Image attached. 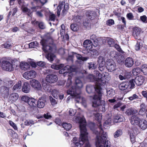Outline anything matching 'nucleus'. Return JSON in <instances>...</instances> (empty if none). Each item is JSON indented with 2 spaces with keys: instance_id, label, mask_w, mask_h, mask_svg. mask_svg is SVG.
<instances>
[{
  "instance_id": "f257e3e1",
  "label": "nucleus",
  "mask_w": 147,
  "mask_h": 147,
  "mask_svg": "<svg viewBox=\"0 0 147 147\" xmlns=\"http://www.w3.org/2000/svg\"><path fill=\"white\" fill-rule=\"evenodd\" d=\"M76 121L80 124V135L79 142H76L77 138L75 137L72 141V144L75 145V147H91L88 138V133L87 132L86 122L85 118L83 117H78L76 118Z\"/></svg>"
},
{
  "instance_id": "f03ea898",
  "label": "nucleus",
  "mask_w": 147,
  "mask_h": 147,
  "mask_svg": "<svg viewBox=\"0 0 147 147\" xmlns=\"http://www.w3.org/2000/svg\"><path fill=\"white\" fill-rule=\"evenodd\" d=\"M83 86V83L78 78H76L75 80L74 86H72L67 91L68 94L75 98L76 101L78 102H82L85 107L86 100L85 99L81 97L80 95V89Z\"/></svg>"
},
{
  "instance_id": "7ed1b4c3",
  "label": "nucleus",
  "mask_w": 147,
  "mask_h": 147,
  "mask_svg": "<svg viewBox=\"0 0 147 147\" xmlns=\"http://www.w3.org/2000/svg\"><path fill=\"white\" fill-rule=\"evenodd\" d=\"M75 70V69L73 67V66L67 65L59 71V73L60 74H63L64 77L67 75L68 76V78L66 81V85L65 86V87L67 88H69L72 84L71 79L72 77L71 76L73 74L71 72L74 71Z\"/></svg>"
},
{
  "instance_id": "20e7f679",
  "label": "nucleus",
  "mask_w": 147,
  "mask_h": 147,
  "mask_svg": "<svg viewBox=\"0 0 147 147\" xmlns=\"http://www.w3.org/2000/svg\"><path fill=\"white\" fill-rule=\"evenodd\" d=\"M107 136L106 132H103L102 134L96 137V147H110L111 144L109 141L107 140Z\"/></svg>"
},
{
  "instance_id": "39448f33",
  "label": "nucleus",
  "mask_w": 147,
  "mask_h": 147,
  "mask_svg": "<svg viewBox=\"0 0 147 147\" xmlns=\"http://www.w3.org/2000/svg\"><path fill=\"white\" fill-rule=\"evenodd\" d=\"M19 63V61L16 59L9 61H3L2 62L1 67L5 70L11 71L13 70L15 66H17Z\"/></svg>"
},
{
  "instance_id": "423d86ee",
  "label": "nucleus",
  "mask_w": 147,
  "mask_h": 147,
  "mask_svg": "<svg viewBox=\"0 0 147 147\" xmlns=\"http://www.w3.org/2000/svg\"><path fill=\"white\" fill-rule=\"evenodd\" d=\"M96 90L97 93L94 96L92 106L96 107L100 105L104 106L105 102L104 100H101L102 93L101 89H96Z\"/></svg>"
},
{
  "instance_id": "0eeeda50",
  "label": "nucleus",
  "mask_w": 147,
  "mask_h": 147,
  "mask_svg": "<svg viewBox=\"0 0 147 147\" xmlns=\"http://www.w3.org/2000/svg\"><path fill=\"white\" fill-rule=\"evenodd\" d=\"M40 43L42 46V49L45 53L50 52L52 51L54 46L53 39L51 38L43 39Z\"/></svg>"
},
{
  "instance_id": "6e6552de",
  "label": "nucleus",
  "mask_w": 147,
  "mask_h": 147,
  "mask_svg": "<svg viewBox=\"0 0 147 147\" xmlns=\"http://www.w3.org/2000/svg\"><path fill=\"white\" fill-rule=\"evenodd\" d=\"M68 9V5L67 3H65L64 1L60 2L59 5L58 6L57 14L58 16L60 15L61 10H62L61 14L63 16H65L67 12Z\"/></svg>"
},
{
  "instance_id": "1a4fd4ad",
  "label": "nucleus",
  "mask_w": 147,
  "mask_h": 147,
  "mask_svg": "<svg viewBox=\"0 0 147 147\" xmlns=\"http://www.w3.org/2000/svg\"><path fill=\"white\" fill-rule=\"evenodd\" d=\"M105 65L106 68L109 71L111 72L115 69L116 64L112 59H107L106 61Z\"/></svg>"
},
{
  "instance_id": "9d476101",
  "label": "nucleus",
  "mask_w": 147,
  "mask_h": 147,
  "mask_svg": "<svg viewBox=\"0 0 147 147\" xmlns=\"http://www.w3.org/2000/svg\"><path fill=\"white\" fill-rule=\"evenodd\" d=\"M98 125V129L100 131H99L98 130H95L94 127L95 126V124L93 123H89V126L90 127V129L92 130L94 133L96 135V136H99L103 132H104L103 131L102 128V126L100 123Z\"/></svg>"
},
{
  "instance_id": "9b49d317",
  "label": "nucleus",
  "mask_w": 147,
  "mask_h": 147,
  "mask_svg": "<svg viewBox=\"0 0 147 147\" xmlns=\"http://www.w3.org/2000/svg\"><path fill=\"white\" fill-rule=\"evenodd\" d=\"M141 120L138 114H134L131 116L130 121L132 125H136L139 124Z\"/></svg>"
},
{
  "instance_id": "f8f14e48",
  "label": "nucleus",
  "mask_w": 147,
  "mask_h": 147,
  "mask_svg": "<svg viewBox=\"0 0 147 147\" xmlns=\"http://www.w3.org/2000/svg\"><path fill=\"white\" fill-rule=\"evenodd\" d=\"M36 75V72L34 70H31L25 72L23 74V77L25 79L28 80L35 78Z\"/></svg>"
},
{
  "instance_id": "ddd939ff",
  "label": "nucleus",
  "mask_w": 147,
  "mask_h": 147,
  "mask_svg": "<svg viewBox=\"0 0 147 147\" xmlns=\"http://www.w3.org/2000/svg\"><path fill=\"white\" fill-rule=\"evenodd\" d=\"M58 79L57 76L54 74L48 75L46 78V81L50 83H53L56 82Z\"/></svg>"
},
{
  "instance_id": "4468645a",
  "label": "nucleus",
  "mask_w": 147,
  "mask_h": 147,
  "mask_svg": "<svg viewBox=\"0 0 147 147\" xmlns=\"http://www.w3.org/2000/svg\"><path fill=\"white\" fill-rule=\"evenodd\" d=\"M30 84L31 86L36 90H40L42 88L40 83L35 79L32 80L30 81Z\"/></svg>"
},
{
  "instance_id": "2eb2a0df",
  "label": "nucleus",
  "mask_w": 147,
  "mask_h": 147,
  "mask_svg": "<svg viewBox=\"0 0 147 147\" xmlns=\"http://www.w3.org/2000/svg\"><path fill=\"white\" fill-rule=\"evenodd\" d=\"M94 73L96 74V76L95 77L96 81L97 83V84L99 85V86H100L102 82V75L98 71H94Z\"/></svg>"
},
{
  "instance_id": "dca6fc26",
  "label": "nucleus",
  "mask_w": 147,
  "mask_h": 147,
  "mask_svg": "<svg viewBox=\"0 0 147 147\" xmlns=\"http://www.w3.org/2000/svg\"><path fill=\"white\" fill-rule=\"evenodd\" d=\"M134 80L136 85L138 86L142 84L144 80L143 76L140 75L136 76Z\"/></svg>"
},
{
  "instance_id": "f3484780",
  "label": "nucleus",
  "mask_w": 147,
  "mask_h": 147,
  "mask_svg": "<svg viewBox=\"0 0 147 147\" xmlns=\"http://www.w3.org/2000/svg\"><path fill=\"white\" fill-rule=\"evenodd\" d=\"M99 88H100V89H101V91L102 89L100 87V86H99V85L96 84V88H95L92 85H87L86 87V91L88 93L90 94L94 90L96 91V89H99Z\"/></svg>"
},
{
  "instance_id": "a211bd4d",
  "label": "nucleus",
  "mask_w": 147,
  "mask_h": 147,
  "mask_svg": "<svg viewBox=\"0 0 147 147\" xmlns=\"http://www.w3.org/2000/svg\"><path fill=\"white\" fill-rule=\"evenodd\" d=\"M36 106L39 108H43L46 104V100L42 98H40L37 101Z\"/></svg>"
},
{
  "instance_id": "6ab92c4d",
  "label": "nucleus",
  "mask_w": 147,
  "mask_h": 147,
  "mask_svg": "<svg viewBox=\"0 0 147 147\" xmlns=\"http://www.w3.org/2000/svg\"><path fill=\"white\" fill-rule=\"evenodd\" d=\"M124 63L125 66L128 67H130L133 65L134 61L132 58L128 57L125 60Z\"/></svg>"
},
{
  "instance_id": "aec40b11",
  "label": "nucleus",
  "mask_w": 147,
  "mask_h": 147,
  "mask_svg": "<svg viewBox=\"0 0 147 147\" xmlns=\"http://www.w3.org/2000/svg\"><path fill=\"white\" fill-rule=\"evenodd\" d=\"M84 47L86 48L90 49L92 47V42L89 39L85 40L83 43Z\"/></svg>"
},
{
  "instance_id": "412c9836",
  "label": "nucleus",
  "mask_w": 147,
  "mask_h": 147,
  "mask_svg": "<svg viewBox=\"0 0 147 147\" xmlns=\"http://www.w3.org/2000/svg\"><path fill=\"white\" fill-rule=\"evenodd\" d=\"M20 67L22 70L26 71L30 68V65L27 62H21L20 63Z\"/></svg>"
},
{
  "instance_id": "4be33fe9",
  "label": "nucleus",
  "mask_w": 147,
  "mask_h": 147,
  "mask_svg": "<svg viewBox=\"0 0 147 147\" xmlns=\"http://www.w3.org/2000/svg\"><path fill=\"white\" fill-rule=\"evenodd\" d=\"M86 16L90 20L93 19L96 16V12L92 11H88L86 12Z\"/></svg>"
},
{
  "instance_id": "5701e85b",
  "label": "nucleus",
  "mask_w": 147,
  "mask_h": 147,
  "mask_svg": "<svg viewBox=\"0 0 147 147\" xmlns=\"http://www.w3.org/2000/svg\"><path fill=\"white\" fill-rule=\"evenodd\" d=\"M30 86L29 83L25 82L22 87V91L24 93H28L30 92Z\"/></svg>"
},
{
  "instance_id": "b1692460",
  "label": "nucleus",
  "mask_w": 147,
  "mask_h": 147,
  "mask_svg": "<svg viewBox=\"0 0 147 147\" xmlns=\"http://www.w3.org/2000/svg\"><path fill=\"white\" fill-rule=\"evenodd\" d=\"M138 112V111L132 108H130L126 110L125 113L128 116H130L133 115L137 113Z\"/></svg>"
},
{
  "instance_id": "393cba45",
  "label": "nucleus",
  "mask_w": 147,
  "mask_h": 147,
  "mask_svg": "<svg viewBox=\"0 0 147 147\" xmlns=\"http://www.w3.org/2000/svg\"><path fill=\"white\" fill-rule=\"evenodd\" d=\"M18 97L19 95L17 93H13L10 95L9 99L11 102H14L18 99Z\"/></svg>"
},
{
  "instance_id": "a878e982",
  "label": "nucleus",
  "mask_w": 147,
  "mask_h": 147,
  "mask_svg": "<svg viewBox=\"0 0 147 147\" xmlns=\"http://www.w3.org/2000/svg\"><path fill=\"white\" fill-rule=\"evenodd\" d=\"M138 125L142 129H145L147 128V121L146 120H141L139 124Z\"/></svg>"
},
{
  "instance_id": "bb28decb",
  "label": "nucleus",
  "mask_w": 147,
  "mask_h": 147,
  "mask_svg": "<svg viewBox=\"0 0 147 147\" xmlns=\"http://www.w3.org/2000/svg\"><path fill=\"white\" fill-rule=\"evenodd\" d=\"M141 30L138 27L135 28H133V35L136 39L138 38L140 33Z\"/></svg>"
},
{
  "instance_id": "cd10ccee",
  "label": "nucleus",
  "mask_w": 147,
  "mask_h": 147,
  "mask_svg": "<svg viewBox=\"0 0 147 147\" xmlns=\"http://www.w3.org/2000/svg\"><path fill=\"white\" fill-rule=\"evenodd\" d=\"M124 119V117L123 115H118L115 117L113 119V122L115 123L120 122L123 121Z\"/></svg>"
},
{
  "instance_id": "c85d7f7f",
  "label": "nucleus",
  "mask_w": 147,
  "mask_h": 147,
  "mask_svg": "<svg viewBox=\"0 0 147 147\" xmlns=\"http://www.w3.org/2000/svg\"><path fill=\"white\" fill-rule=\"evenodd\" d=\"M9 89L5 86H2L0 88V92L6 96L9 94Z\"/></svg>"
},
{
  "instance_id": "c756f323",
  "label": "nucleus",
  "mask_w": 147,
  "mask_h": 147,
  "mask_svg": "<svg viewBox=\"0 0 147 147\" xmlns=\"http://www.w3.org/2000/svg\"><path fill=\"white\" fill-rule=\"evenodd\" d=\"M46 57L51 62H52L56 58V56L53 54L49 53L47 55Z\"/></svg>"
},
{
  "instance_id": "7c9ffc66",
  "label": "nucleus",
  "mask_w": 147,
  "mask_h": 147,
  "mask_svg": "<svg viewBox=\"0 0 147 147\" xmlns=\"http://www.w3.org/2000/svg\"><path fill=\"white\" fill-rule=\"evenodd\" d=\"M73 55L74 57H76L78 60L83 61H86L89 58L86 57H82L81 55L76 53H74Z\"/></svg>"
},
{
  "instance_id": "2f4dec72",
  "label": "nucleus",
  "mask_w": 147,
  "mask_h": 147,
  "mask_svg": "<svg viewBox=\"0 0 147 147\" xmlns=\"http://www.w3.org/2000/svg\"><path fill=\"white\" fill-rule=\"evenodd\" d=\"M36 101L33 98H30L28 102V104L31 107H36Z\"/></svg>"
},
{
  "instance_id": "473e14b6",
  "label": "nucleus",
  "mask_w": 147,
  "mask_h": 147,
  "mask_svg": "<svg viewBox=\"0 0 147 147\" xmlns=\"http://www.w3.org/2000/svg\"><path fill=\"white\" fill-rule=\"evenodd\" d=\"M128 84V82H123L119 85V88L121 90H124L127 88L129 89Z\"/></svg>"
},
{
  "instance_id": "72a5a7b5",
  "label": "nucleus",
  "mask_w": 147,
  "mask_h": 147,
  "mask_svg": "<svg viewBox=\"0 0 147 147\" xmlns=\"http://www.w3.org/2000/svg\"><path fill=\"white\" fill-rule=\"evenodd\" d=\"M21 9L23 11L24 13H26L28 15V16L30 17L32 16V12H31L27 7L23 6L22 7Z\"/></svg>"
},
{
  "instance_id": "f704fd0d",
  "label": "nucleus",
  "mask_w": 147,
  "mask_h": 147,
  "mask_svg": "<svg viewBox=\"0 0 147 147\" xmlns=\"http://www.w3.org/2000/svg\"><path fill=\"white\" fill-rule=\"evenodd\" d=\"M60 94L59 90L54 89L51 91V94L52 96L56 98H57Z\"/></svg>"
},
{
  "instance_id": "c9c22d12",
  "label": "nucleus",
  "mask_w": 147,
  "mask_h": 147,
  "mask_svg": "<svg viewBox=\"0 0 147 147\" xmlns=\"http://www.w3.org/2000/svg\"><path fill=\"white\" fill-rule=\"evenodd\" d=\"M107 95L109 97H112L115 94V91L112 89H107Z\"/></svg>"
},
{
  "instance_id": "e433bc0d",
  "label": "nucleus",
  "mask_w": 147,
  "mask_h": 147,
  "mask_svg": "<svg viewBox=\"0 0 147 147\" xmlns=\"http://www.w3.org/2000/svg\"><path fill=\"white\" fill-rule=\"evenodd\" d=\"M1 46L2 48L8 49L12 47V46L10 42H6L4 44L1 45Z\"/></svg>"
},
{
  "instance_id": "4c0bfd02",
  "label": "nucleus",
  "mask_w": 147,
  "mask_h": 147,
  "mask_svg": "<svg viewBox=\"0 0 147 147\" xmlns=\"http://www.w3.org/2000/svg\"><path fill=\"white\" fill-rule=\"evenodd\" d=\"M135 83L134 79H132L129 80V82H128L129 89L133 88L135 86Z\"/></svg>"
},
{
  "instance_id": "58836bf2",
  "label": "nucleus",
  "mask_w": 147,
  "mask_h": 147,
  "mask_svg": "<svg viewBox=\"0 0 147 147\" xmlns=\"http://www.w3.org/2000/svg\"><path fill=\"white\" fill-rule=\"evenodd\" d=\"M107 41L110 47H112L115 45L114 40L111 38H107Z\"/></svg>"
},
{
  "instance_id": "ea45409f",
  "label": "nucleus",
  "mask_w": 147,
  "mask_h": 147,
  "mask_svg": "<svg viewBox=\"0 0 147 147\" xmlns=\"http://www.w3.org/2000/svg\"><path fill=\"white\" fill-rule=\"evenodd\" d=\"M62 126L66 130H69L71 128L72 125L70 123H64L62 124Z\"/></svg>"
},
{
  "instance_id": "a19ab883",
  "label": "nucleus",
  "mask_w": 147,
  "mask_h": 147,
  "mask_svg": "<svg viewBox=\"0 0 147 147\" xmlns=\"http://www.w3.org/2000/svg\"><path fill=\"white\" fill-rule=\"evenodd\" d=\"M22 82L21 81H19L16 84L13 88L14 90H16L18 89H20L21 87Z\"/></svg>"
},
{
  "instance_id": "79ce46f5",
  "label": "nucleus",
  "mask_w": 147,
  "mask_h": 147,
  "mask_svg": "<svg viewBox=\"0 0 147 147\" xmlns=\"http://www.w3.org/2000/svg\"><path fill=\"white\" fill-rule=\"evenodd\" d=\"M38 43L36 41L32 42L29 44V47L30 48H34L38 46Z\"/></svg>"
},
{
  "instance_id": "37998d69",
  "label": "nucleus",
  "mask_w": 147,
  "mask_h": 147,
  "mask_svg": "<svg viewBox=\"0 0 147 147\" xmlns=\"http://www.w3.org/2000/svg\"><path fill=\"white\" fill-rule=\"evenodd\" d=\"M61 29L60 30V35L61 36H65V26L63 24H62L61 25Z\"/></svg>"
},
{
  "instance_id": "c03bdc74",
  "label": "nucleus",
  "mask_w": 147,
  "mask_h": 147,
  "mask_svg": "<svg viewBox=\"0 0 147 147\" xmlns=\"http://www.w3.org/2000/svg\"><path fill=\"white\" fill-rule=\"evenodd\" d=\"M141 69L139 68H136L133 69L132 70V73L133 74L135 75H137L139 74L140 71H141Z\"/></svg>"
},
{
  "instance_id": "a18cd8bd",
  "label": "nucleus",
  "mask_w": 147,
  "mask_h": 147,
  "mask_svg": "<svg viewBox=\"0 0 147 147\" xmlns=\"http://www.w3.org/2000/svg\"><path fill=\"white\" fill-rule=\"evenodd\" d=\"M87 78L89 82H94L96 81L95 77L92 74L88 75L87 77Z\"/></svg>"
},
{
  "instance_id": "49530a36",
  "label": "nucleus",
  "mask_w": 147,
  "mask_h": 147,
  "mask_svg": "<svg viewBox=\"0 0 147 147\" xmlns=\"http://www.w3.org/2000/svg\"><path fill=\"white\" fill-rule=\"evenodd\" d=\"M71 28L72 30L76 31L78 30V27L76 24H73L71 25Z\"/></svg>"
},
{
  "instance_id": "de8ad7c7",
  "label": "nucleus",
  "mask_w": 147,
  "mask_h": 147,
  "mask_svg": "<svg viewBox=\"0 0 147 147\" xmlns=\"http://www.w3.org/2000/svg\"><path fill=\"white\" fill-rule=\"evenodd\" d=\"M97 62L98 64L105 63V59L104 57L100 56L98 58Z\"/></svg>"
},
{
  "instance_id": "09e8293b",
  "label": "nucleus",
  "mask_w": 147,
  "mask_h": 147,
  "mask_svg": "<svg viewBox=\"0 0 147 147\" xmlns=\"http://www.w3.org/2000/svg\"><path fill=\"white\" fill-rule=\"evenodd\" d=\"M141 71L144 74H147V65H143L141 68Z\"/></svg>"
},
{
  "instance_id": "8fccbe9b",
  "label": "nucleus",
  "mask_w": 147,
  "mask_h": 147,
  "mask_svg": "<svg viewBox=\"0 0 147 147\" xmlns=\"http://www.w3.org/2000/svg\"><path fill=\"white\" fill-rule=\"evenodd\" d=\"M142 47V43L138 41L135 45V49L136 51L139 50Z\"/></svg>"
},
{
  "instance_id": "3c124183",
  "label": "nucleus",
  "mask_w": 147,
  "mask_h": 147,
  "mask_svg": "<svg viewBox=\"0 0 147 147\" xmlns=\"http://www.w3.org/2000/svg\"><path fill=\"white\" fill-rule=\"evenodd\" d=\"M122 134V131L121 130H117L115 133L114 134V137L117 138L120 136Z\"/></svg>"
},
{
  "instance_id": "603ef678",
  "label": "nucleus",
  "mask_w": 147,
  "mask_h": 147,
  "mask_svg": "<svg viewBox=\"0 0 147 147\" xmlns=\"http://www.w3.org/2000/svg\"><path fill=\"white\" fill-rule=\"evenodd\" d=\"M35 23H36V24H38L39 27L41 29H44L45 28V26L44 23L42 22H40L39 23L38 22L36 21Z\"/></svg>"
},
{
  "instance_id": "864d4df0",
  "label": "nucleus",
  "mask_w": 147,
  "mask_h": 147,
  "mask_svg": "<svg viewBox=\"0 0 147 147\" xmlns=\"http://www.w3.org/2000/svg\"><path fill=\"white\" fill-rule=\"evenodd\" d=\"M124 57L123 56H119L117 59V62L119 64H121L124 62Z\"/></svg>"
},
{
  "instance_id": "5fc2aeb1",
  "label": "nucleus",
  "mask_w": 147,
  "mask_h": 147,
  "mask_svg": "<svg viewBox=\"0 0 147 147\" xmlns=\"http://www.w3.org/2000/svg\"><path fill=\"white\" fill-rule=\"evenodd\" d=\"M139 98V96L136 94H134L128 97V99L130 100H132L135 99Z\"/></svg>"
},
{
  "instance_id": "6e6d98bb",
  "label": "nucleus",
  "mask_w": 147,
  "mask_h": 147,
  "mask_svg": "<svg viewBox=\"0 0 147 147\" xmlns=\"http://www.w3.org/2000/svg\"><path fill=\"white\" fill-rule=\"evenodd\" d=\"M9 123L10 125L15 130H17L18 128L16 125L14 123L11 121H9Z\"/></svg>"
},
{
  "instance_id": "4d7b16f0",
  "label": "nucleus",
  "mask_w": 147,
  "mask_h": 147,
  "mask_svg": "<svg viewBox=\"0 0 147 147\" xmlns=\"http://www.w3.org/2000/svg\"><path fill=\"white\" fill-rule=\"evenodd\" d=\"M81 19V17L79 16L75 15L73 18V20L75 22H79Z\"/></svg>"
},
{
  "instance_id": "13d9d810",
  "label": "nucleus",
  "mask_w": 147,
  "mask_h": 147,
  "mask_svg": "<svg viewBox=\"0 0 147 147\" xmlns=\"http://www.w3.org/2000/svg\"><path fill=\"white\" fill-rule=\"evenodd\" d=\"M96 67V65L93 63H88V67L89 69H94Z\"/></svg>"
},
{
  "instance_id": "bf43d9fd",
  "label": "nucleus",
  "mask_w": 147,
  "mask_h": 147,
  "mask_svg": "<svg viewBox=\"0 0 147 147\" xmlns=\"http://www.w3.org/2000/svg\"><path fill=\"white\" fill-rule=\"evenodd\" d=\"M99 65L98 68L101 71H103L105 69V63L98 64Z\"/></svg>"
},
{
  "instance_id": "052dcab7",
  "label": "nucleus",
  "mask_w": 147,
  "mask_h": 147,
  "mask_svg": "<svg viewBox=\"0 0 147 147\" xmlns=\"http://www.w3.org/2000/svg\"><path fill=\"white\" fill-rule=\"evenodd\" d=\"M44 72L45 74H51L54 73L53 71L50 69H47L45 70Z\"/></svg>"
},
{
  "instance_id": "680f3d73",
  "label": "nucleus",
  "mask_w": 147,
  "mask_h": 147,
  "mask_svg": "<svg viewBox=\"0 0 147 147\" xmlns=\"http://www.w3.org/2000/svg\"><path fill=\"white\" fill-rule=\"evenodd\" d=\"M34 121L32 120H26L24 122V125H26L29 126L33 124Z\"/></svg>"
},
{
  "instance_id": "e2e57ef3",
  "label": "nucleus",
  "mask_w": 147,
  "mask_h": 147,
  "mask_svg": "<svg viewBox=\"0 0 147 147\" xmlns=\"http://www.w3.org/2000/svg\"><path fill=\"white\" fill-rule=\"evenodd\" d=\"M30 98L29 97L24 96L22 97V100L23 101L28 103Z\"/></svg>"
},
{
  "instance_id": "0e129e2a",
  "label": "nucleus",
  "mask_w": 147,
  "mask_h": 147,
  "mask_svg": "<svg viewBox=\"0 0 147 147\" xmlns=\"http://www.w3.org/2000/svg\"><path fill=\"white\" fill-rule=\"evenodd\" d=\"M44 10H41L40 11H37L36 12V14L40 17H42L43 16V14L42 13L44 11Z\"/></svg>"
},
{
  "instance_id": "69168bd1",
  "label": "nucleus",
  "mask_w": 147,
  "mask_h": 147,
  "mask_svg": "<svg viewBox=\"0 0 147 147\" xmlns=\"http://www.w3.org/2000/svg\"><path fill=\"white\" fill-rule=\"evenodd\" d=\"M140 19L144 22H147V17L145 15L140 16Z\"/></svg>"
},
{
  "instance_id": "338daca9",
  "label": "nucleus",
  "mask_w": 147,
  "mask_h": 147,
  "mask_svg": "<svg viewBox=\"0 0 147 147\" xmlns=\"http://www.w3.org/2000/svg\"><path fill=\"white\" fill-rule=\"evenodd\" d=\"M145 111L146 109H140L139 111L138 115H143L145 114Z\"/></svg>"
},
{
  "instance_id": "774afa93",
  "label": "nucleus",
  "mask_w": 147,
  "mask_h": 147,
  "mask_svg": "<svg viewBox=\"0 0 147 147\" xmlns=\"http://www.w3.org/2000/svg\"><path fill=\"white\" fill-rule=\"evenodd\" d=\"M114 20L112 19H109L106 22L107 24L109 26L114 24Z\"/></svg>"
}]
</instances>
